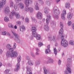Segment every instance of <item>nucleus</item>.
<instances>
[{
	"instance_id": "1",
	"label": "nucleus",
	"mask_w": 74,
	"mask_h": 74,
	"mask_svg": "<svg viewBox=\"0 0 74 74\" xmlns=\"http://www.w3.org/2000/svg\"><path fill=\"white\" fill-rule=\"evenodd\" d=\"M60 27H61V29L60 30L59 32V34L61 35V39L62 40L61 44L62 46L66 47L68 45V43L67 41L64 39V35L63 34V25L62 22L60 23Z\"/></svg>"
},
{
	"instance_id": "2",
	"label": "nucleus",
	"mask_w": 74,
	"mask_h": 74,
	"mask_svg": "<svg viewBox=\"0 0 74 74\" xmlns=\"http://www.w3.org/2000/svg\"><path fill=\"white\" fill-rule=\"evenodd\" d=\"M10 51H11V53H10V51H8L6 53V56L7 58H9V57H11V58H13V57H16L18 56V53L16 51H14V49H10Z\"/></svg>"
},
{
	"instance_id": "3",
	"label": "nucleus",
	"mask_w": 74,
	"mask_h": 74,
	"mask_svg": "<svg viewBox=\"0 0 74 74\" xmlns=\"http://www.w3.org/2000/svg\"><path fill=\"white\" fill-rule=\"evenodd\" d=\"M25 3L26 7L25 10L26 11H29L30 12H32L33 11V8H28V6L29 5V0H25Z\"/></svg>"
},
{
	"instance_id": "4",
	"label": "nucleus",
	"mask_w": 74,
	"mask_h": 74,
	"mask_svg": "<svg viewBox=\"0 0 74 74\" xmlns=\"http://www.w3.org/2000/svg\"><path fill=\"white\" fill-rule=\"evenodd\" d=\"M21 56H19L18 58V63L16 65V69H14L15 71H17L19 69V66H20V64L19 63L21 62Z\"/></svg>"
},
{
	"instance_id": "5",
	"label": "nucleus",
	"mask_w": 74,
	"mask_h": 74,
	"mask_svg": "<svg viewBox=\"0 0 74 74\" xmlns=\"http://www.w3.org/2000/svg\"><path fill=\"white\" fill-rule=\"evenodd\" d=\"M11 32L14 36H15V40H17V42H18V41H20V40H19V36L16 33L13 32V31H12V30L11 31Z\"/></svg>"
},
{
	"instance_id": "6",
	"label": "nucleus",
	"mask_w": 74,
	"mask_h": 74,
	"mask_svg": "<svg viewBox=\"0 0 74 74\" xmlns=\"http://www.w3.org/2000/svg\"><path fill=\"white\" fill-rule=\"evenodd\" d=\"M42 14L40 12H38L36 15V17L38 19H41L42 18Z\"/></svg>"
},
{
	"instance_id": "7",
	"label": "nucleus",
	"mask_w": 74,
	"mask_h": 74,
	"mask_svg": "<svg viewBox=\"0 0 74 74\" xmlns=\"http://www.w3.org/2000/svg\"><path fill=\"white\" fill-rule=\"evenodd\" d=\"M31 31L32 32L33 36H34V34L36 33V28L34 27H32L31 28Z\"/></svg>"
},
{
	"instance_id": "8",
	"label": "nucleus",
	"mask_w": 74,
	"mask_h": 74,
	"mask_svg": "<svg viewBox=\"0 0 74 74\" xmlns=\"http://www.w3.org/2000/svg\"><path fill=\"white\" fill-rule=\"evenodd\" d=\"M47 18L46 19V23H47V25H48L49 23V19H51V16H50V15H48L47 16Z\"/></svg>"
},
{
	"instance_id": "9",
	"label": "nucleus",
	"mask_w": 74,
	"mask_h": 74,
	"mask_svg": "<svg viewBox=\"0 0 74 74\" xmlns=\"http://www.w3.org/2000/svg\"><path fill=\"white\" fill-rule=\"evenodd\" d=\"M34 37H36L37 40H40L41 39V36L40 35L37 34V33H36L34 34V35H33Z\"/></svg>"
},
{
	"instance_id": "10",
	"label": "nucleus",
	"mask_w": 74,
	"mask_h": 74,
	"mask_svg": "<svg viewBox=\"0 0 74 74\" xmlns=\"http://www.w3.org/2000/svg\"><path fill=\"white\" fill-rule=\"evenodd\" d=\"M26 69H27V74H32V73L31 71V70H30L29 69V67H28V66H27L26 67Z\"/></svg>"
},
{
	"instance_id": "11",
	"label": "nucleus",
	"mask_w": 74,
	"mask_h": 74,
	"mask_svg": "<svg viewBox=\"0 0 74 74\" xmlns=\"http://www.w3.org/2000/svg\"><path fill=\"white\" fill-rule=\"evenodd\" d=\"M72 15L71 14V13H69L68 14V16H67V18L68 19H71L72 18Z\"/></svg>"
},
{
	"instance_id": "12",
	"label": "nucleus",
	"mask_w": 74,
	"mask_h": 74,
	"mask_svg": "<svg viewBox=\"0 0 74 74\" xmlns=\"http://www.w3.org/2000/svg\"><path fill=\"white\" fill-rule=\"evenodd\" d=\"M6 48H7V49H13V48H11V45L9 44H8L6 46ZM10 50V49H9Z\"/></svg>"
},
{
	"instance_id": "13",
	"label": "nucleus",
	"mask_w": 74,
	"mask_h": 74,
	"mask_svg": "<svg viewBox=\"0 0 74 74\" xmlns=\"http://www.w3.org/2000/svg\"><path fill=\"white\" fill-rule=\"evenodd\" d=\"M19 6L20 8H21V9H23L24 8V5L23 3H20L19 4Z\"/></svg>"
},
{
	"instance_id": "14",
	"label": "nucleus",
	"mask_w": 74,
	"mask_h": 74,
	"mask_svg": "<svg viewBox=\"0 0 74 74\" xmlns=\"http://www.w3.org/2000/svg\"><path fill=\"white\" fill-rule=\"evenodd\" d=\"M65 7L66 8H70V3L69 2H67L65 4Z\"/></svg>"
},
{
	"instance_id": "15",
	"label": "nucleus",
	"mask_w": 74,
	"mask_h": 74,
	"mask_svg": "<svg viewBox=\"0 0 74 74\" xmlns=\"http://www.w3.org/2000/svg\"><path fill=\"white\" fill-rule=\"evenodd\" d=\"M44 29L46 31H48L49 30V27L48 26L46 25H45Z\"/></svg>"
},
{
	"instance_id": "16",
	"label": "nucleus",
	"mask_w": 74,
	"mask_h": 74,
	"mask_svg": "<svg viewBox=\"0 0 74 74\" xmlns=\"http://www.w3.org/2000/svg\"><path fill=\"white\" fill-rule=\"evenodd\" d=\"M15 15V12L12 13V12H11V13L10 14V15L9 16V17L10 18H12V16H14Z\"/></svg>"
},
{
	"instance_id": "17",
	"label": "nucleus",
	"mask_w": 74,
	"mask_h": 74,
	"mask_svg": "<svg viewBox=\"0 0 74 74\" xmlns=\"http://www.w3.org/2000/svg\"><path fill=\"white\" fill-rule=\"evenodd\" d=\"M57 9H58L57 7H55L53 9V12L54 14H56V12Z\"/></svg>"
},
{
	"instance_id": "18",
	"label": "nucleus",
	"mask_w": 74,
	"mask_h": 74,
	"mask_svg": "<svg viewBox=\"0 0 74 74\" xmlns=\"http://www.w3.org/2000/svg\"><path fill=\"white\" fill-rule=\"evenodd\" d=\"M16 16L17 18V19H18V18H20V14H19L18 13H16Z\"/></svg>"
},
{
	"instance_id": "19",
	"label": "nucleus",
	"mask_w": 74,
	"mask_h": 74,
	"mask_svg": "<svg viewBox=\"0 0 74 74\" xmlns=\"http://www.w3.org/2000/svg\"><path fill=\"white\" fill-rule=\"evenodd\" d=\"M54 52L55 55H56V54H57V53H58V51H57V50L56 48H54Z\"/></svg>"
},
{
	"instance_id": "20",
	"label": "nucleus",
	"mask_w": 74,
	"mask_h": 74,
	"mask_svg": "<svg viewBox=\"0 0 74 74\" xmlns=\"http://www.w3.org/2000/svg\"><path fill=\"white\" fill-rule=\"evenodd\" d=\"M8 27H12V28H14V26L11 23H10L8 25Z\"/></svg>"
},
{
	"instance_id": "21",
	"label": "nucleus",
	"mask_w": 74,
	"mask_h": 74,
	"mask_svg": "<svg viewBox=\"0 0 74 74\" xmlns=\"http://www.w3.org/2000/svg\"><path fill=\"white\" fill-rule=\"evenodd\" d=\"M43 69L44 74H47V69H46V68L45 67L43 68Z\"/></svg>"
},
{
	"instance_id": "22",
	"label": "nucleus",
	"mask_w": 74,
	"mask_h": 74,
	"mask_svg": "<svg viewBox=\"0 0 74 74\" xmlns=\"http://www.w3.org/2000/svg\"><path fill=\"white\" fill-rule=\"evenodd\" d=\"M4 20L5 22H8V21H9V18L7 17H5L4 18Z\"/></svg>"
},
{
	"instance_id": "23",
	"label": "nucleus",
	"mask_w": 74,
	"mask_h": 74,
	"mask_svg": "<svg viewBox=\"0 0 74 74\" xmlns=\"http://www.w3.org/2000/svg\"><path fill=\"white\" fill-rule=\"evenodd\" d=\"M47 62V63H53V60L52 59H50Z\"/></svg>"
},
{
	"instance_id": "24",
	"label": "nucleus",
	"mask_w": 74,
	"mask_h": 74,
	"mask_svg": "<svg viewBox=\"0 0 74 74\" xmlns=\"http://www.w3.org/2000/svg\"><path fill=\"white\" fill-rule=\"evenodd\" d=\"M14 8L15 9L16 11H18V8L17 7L16 5H14Z\"/></svg>"
},
{
	"instance_id": "25",
	"label": "nucleus",
	"mask_w": 74,
	"mask_h": 74,
	"mask_svg": "<svg viewBox=\"0 0 74 74\" xmlns=\"http://www.w3.org/2000/svg\"><path fill=\"white\" fill-rule=\"evenodd\" d=\"M67 70H68V71L69 73H71V70L70 69V68L69 67H67Z\"/></svg>"
},
{
	"instance_id": "26",
	"label": "nucleus",
	"mask_w": 74,
	"mask_h": 74,
	"mask_svg": "<svg viewBox=\"0 0 74 74\" xmlns=\"http://www.w3.org/2000/svg\"><path fill=\"white\" fill-rule=\"evenodd\" d=\"M64 15L63 14H61V18L62 20H65V16H64Z\"/></svg>"
},
{
	"instance_id": "27",
	"label": "nucleus",
	"mask_w": 74,
	"mask_h": 74,
	"mask_svg": "<svg viewBox=\"0 0 74 74\" xmlns=\"http://www.w3.org/2000/svg\"><path fill=\"white\" fill-rule=\"evenodd\" d=\"M10 6L11 7H12L14 5V3H13V2L12 1H10Z\"/></svg>"
},
{
	"instance_id": "28",
	"label": "nucleus",
	"mask_w": 74,
	"mask_h": 74,
	"mask_svg": "<svg viewBox=\"0 0 74 74\" xmlns=\"http://www.w3.org/2000/svg\"><path fill=\"white\" fill-rule=\"evenodd\" d=\"M25 29V26H23L21 27H20V31H22V30H23V29Z\"/></svg>"
},
{
	"instance_id": "29",
	"label": "nucleus",
	"mask_w": 74,
	"mask_h": 74,
	"mask_svg": "<svg viewBox=\"0 0 74 74\" xmlns=\"http://www.w3.org/2000/svg\"><path fill=\"white\" fill-rule=\"evenodd\" d=\"M62 14L65 15L66 14V11L65 10H64L62 12Z\"/></svg>"
},
{
	"instance_id": "30",
	"label": "nucleus",
	"mask_w": 74,
	"mask_h": 74,
	"mask_svg": "<svg viewBox=\"0 0 74 74\" xmlns=\"http://www.w3.org/2000/svg\"><path fill=\"white\" fill-rule=\"evenodd\" d=\"M9 11H10V10L9 9V8H6L5 10V12H9Z\"/></svg>"
},
{
	"instance_id": "31",
	"label": "nucleus",
	"mask_w": 74,
	"mask_h": 74,
	"mask_svg": "<svg viewBox=\"0 0 74 74\" xmlns=\"http://www.w3.org/2000/svg\"><path fill=\"white\" fill-rule=\"evenodd\" d=\"M50 52V50L49 49H46L45 50V53H48L49 52Z\"/></svg>"
},
{
	"instance_id": "32",
	"label": "nucleus",
	"mask_w": 74,
	"mask_h": 74,
	"mask_svg": "<svg viewBox=\"0 0 74 74\" xmlns=\"http://www.w3.org/2000/svg\"><path fill=\"white\" fill-rule=\"evenodd\" d=\"M10 71V70L9 69H6L5 71V74H8V72Z\"/></svg>"
},
{
	"instance_id": "33",
	"label": "nucleus",
	"mask_w": 74,
	"mask_h": 74,
	"mask_svg": "<svg viewBox=\"0 0 74 74\" xmlns=\"http://www.w3.org/2000/svg\"><path fill=\"white\" fill-rule=\"evenodd\" d=\"M69 44H71V45H74V42H73L71 40L69 41Z\"/></svg>"
},
{
	"instance_id": "34",
	"label": "nucleus",
	"mask_w": 74,
	"mask_h": 74,
	"mask_svg": "<svg viewBox=\"0 0 74 74\" xmlns=\"http://www.w3.org/2000/svg\"><path fill=\"white\" fill-rule=\"evenodd\" d=\"M25 21L27 23H29V18H26L25 19Z\"/></svg>"
},
{
	"instance_id": "35",
	"label": "nucleus",
	"mask_w": 74,
	"mask_h": 74,
	"mask_svg": "<svg viewBox=\"0 0 74 74\" xmlns=\"http://www.w3.org/2000/svg\"><path fill=\"white\" fill-rule=\"evenodd\" d=\"M68 26H70L71 25V21H69L68 23Z\"/></svg>"
},
{
	"instance_id": "36",
	"label": "nucleus",
	"mask_w": 74,
	"mask_h": 74,
	"mask_svg": "<svg viewBox=\"0 0 74 74\" xmlns=\"http://www.w3.org/2000/svg\"><path fill=\"white\" fill-rule=\"evenodd\" d=\"M28 64H29V65H30V66H32V65H33V64L32 63V62L30 61H28Z\"/></svg>"
},
{
	"instance_id": "37",
	"label": "nucleus",
	"mask_w": 74,
	"mask_h": 74,
	"mask_svg": "<svg viewBox=\"0 0 74 74\" xmlns=\"http://www.w3.org/2000/svg\"><path fill=\"white\" fill-rule=\"evenodd\" d=\"M38 46L39 47H41V46H42V43L41 42H39L38 43Z\"/></svg>"
},
{
	"instance_id": "38",
	"label": "nucleus",
	"mask_w": 74,
	"mask_h": 74,
	"mask_svg": "<svg viewBox=\"0 0 74 74\" xmlns=\"http://www.w3.org/2000/svg\"><path fill=\"white\" fill-rule=\"evenodd\" d=\"M36 7V10H38V9L39 8H38V5H35Z\"/></svg>"
},
{
	"instance_id": "39",
	"label": "nucleus",
	"mask_w": 74,
	"mask_h": 74,
	"mask_svg": "<svg viewBox=\"0 0 74 74\" xmlns=\"http://www.w3.org/2000/svg\"><path fill=\"white\" fill-rule=\"evenodd\" d=\"M21 22L20 21H17L16 22L17 25H21Z\"/></svg>"
},
{
	"instance_id": "40",
	"label": "nucleus",
	"mask_w": 74,
	"mask_h": 74,
	"mask_svg": "<svg viewBox=\"0 0 74 74\" xmlns=\"http://www.w3.org/2000/svg\"><path fill=\"white\" fill-rule=\"evenodd\" d=\"M3 35H6L7 34V32H3Z\"/></svg>"
},
{
	"instance_id": "41",
	"label": "nucleus",
	"mask_w": 74,
	"mask_h": 74,
	"mask_svg": "<svg viewBox=\"0 0 74 74\" xmlns=\"http://www.w3.org/2000/svg\"><path fill=\"white\" fill-rule=\"evenodd\" d=\"M32 21H34V22H37V21L34 18H32Z\"/></svg>"
},
{
	"instance_id": "42",
	"label": "nucleus",
	"mask_w": 74,
	"mask_h": 74,
	"mask_svg": "<svg viewBox=\"0 0 74 74\" xmlns=\"http://www.w3.org/2000/svg\"><path fill=\"white\" fill-rule=\"evenodd\" d=\"M13 47L14 48V49H15L16 48V43H14V46Z\"/></svg>"
},
{
	"instance_id": "43",
	"label": "nucleus",
	"mask_w": 74,
	"mask_h": 74,
	"mask_svg": "<svg viewBox=\"0 0 74 74\" xmlns=\"http://www.w3.org/2000/svg\"><path fill=\"white\" fill-rule=\"evenodd\" d=\"M61 64V61L60 60H59L58 61V64L59 65H60Z\"/></svg>"
},
{
	"instance_id": "44",
	"label": "nucleus",
	"mask_w": 74,
	"mask_h": 74,
	"mask_svg": "<svg viewBox=\"0 0 74 74\" xmlns=\"http://www.w3.org/2000/svg\"><path fill=\"white\" fill-rule=\"evenodd\" d=\"M39 0V1H40V3L42 4H44V3H43V1H41V0Z\"/></svg>"
},
{
	"instance_id": "45",
	"label": "nucleus",
	"mask_w": 74,
	"mask_h": 74,
	"mask_svg": "<svg viewBox=\"0 0 74 74\" xmlns=\"http://www.w3.org/2000/svg\"><path fill=\"white\" fill-rule=\"evenodd\" d=\"M3 53V51L2 50L0 49V54H1Z\"/></svg>"
},
{
	"instance_id": "46",
	"label": "nucleus",
	"mask_w": 74,
	"mask_h": 74,
	"mask_svg": "<svg viewBox=\"0 0 74 74\" xmlns=\"http://www.w3.org/2000/svg\"><path fill=\"white\" fill-rule=\"evenodd\" d=\"M50 48V45H48L47 46V49H49V48Z\"/></svg>"
},
{
	"instance_id": "47",
	"label": "nucleus",
	"mask_w": 74,
	"mask_h": 74,
	"mask_svg": "<svg viewBox=\"0 0 74 74\" xmlns=\"http://www.w3.org/2000/svg\"><path fill=\"white\" fill-rule=\"evenodd\" d=\"M45 14H47L48 13V12H47V10H46V9H45Z\"/></svg>"
},
{
	"instance_id": "48",
	"label": "nucleus",
	"mask_w": 74,
	"mask_h": 74,
	"mask_svg": "<svg viewBox=\"0 0 74 74\" xmlns=\"http://www.w3.org/2000/svg\"><path fill=\"white\" fill-rule=\"evenodd\" d=\"M72 28L74 29V23L72 24Z\"/></svg>"
},
{
	"instance_id": "49",
	"label": "nucleus",
	"mask_w": 74,
	"mask_h": 74,
	"mask_svg": "<svg viewBox=\"0 0 74 74\" xmlns=\"http://www.w3.org/2000/svg\"><path fill=\"white\" fill-rule=\"evenodd\" d=\"M55 18H56V19H58V18H59V16H56L55 17Z\"/></svg>"
},
{
	"instance_id": "50",
	"label": "nucleus",
	"mask_w": 74,
	"mask_h": 74,
	"mask_svg": "<svg viewBox=\"0 0 74 74\" xmlns=\"http://www.w3.org/2000/svg\"><path fill=\"white\" fill-rule=\"evenodd\" d=\"M14 28L15 29H17V26H16V25H15L14 27Z\"/></svg>"
},
{
	"instance_id": "51",
	"label": "nucleus",
	"mask_w": 74,
	"mask_h": 74,
	"mask_svg": "<svg viewBox=\"0 0 74 74\" xmlns=\"http://www.w3.org/2000/svg\"><path fill=\"white\" fill-rule=\"evenodd\" d=\"M36 51L37 52H39V50H38V49L37 48L36 49Z\"/></svg>"
},
{
	"instance_id": "52",
	"label": "nucleus",
	"mask_w": 74,
	"mask_h": 74,
	"mask_svg": "<svg viewBox=\"0 0 74 74\" xmlns=\"http://www.w3.org/2000/svg\"><path fill=\"white\" fill-rule=\"evenodd\" d=\"M7 35H8V36H10V33H7Z\"/></svg>"
},
{
	"instance_id": "53",
	"label": "nucleus",
	"mask_w": 74,
	"mask_h": 74,
	"mask_svg": "<svg viewBox=\"0 0 74 74\" xmlns=\"http://www.w3.org/2000/svg\"><path fill=\"white\" fill-rule=\"evenodd\" d=\"M36 64H40V62H36Z\"/></svg>"
},
{
	"instance_id": "54",
	"label": "nucleus",
	"mask_w": 74,
	"mask_h": 74,
	"mask_svg": "<svg viewBox=\"0 0 74 74\" xmlns=\"http://www.w3.org/2000/svg\"><path fill=\"white\" fill-rule=\"evenodd\" d=\"M36 55H39V53H36Z\"/></svg>"
},
{
	"instance_id": "55",
	"label": "nucleus",
	"mask_w": 74,
	"mask_h": 74,
	"mask_svg": "<svg viewBox=\"0 0 74 74\" xmlns=\"http://www.w3.org/2000/svg\"><path fill=\"white\" fill-rule=\"evenodd\" d=\"M60 1V0H56V2L57 3H58V2H59Z\"/></svg>"
},
{
	"instance_id": "56",
	"label": "nucleus",
	"mask_w": 74,
	"mask_h": 74,
	"mask_svg": "<svg viewBox=\"0 0 74 74\" xmlns=\"http://www.w3.org/2000/svg\"><path fill=\"white\" fill-rule=\"evenodd\" d=\"M2 66V63L0 62V67H1Z\"/></svg>"
},
{
	"instance_id": "57",
	"label": "nucleus",
	"mask_w": 74,
	"mask_h": 74,
	"mask_svg": "<svg viewBox=\"0 0 74 74\" xmlns=\"http://www.w3.org/2000/svg\"><path fill=\"white\" fill-rule=\"evenodd\" d=\"M65 74H67V71H66L65 72Z\"/></svg>"
},
{
	"instance_id": "58",
	"label": "nucleus",
	"mask_w": 74,
	"mask_h": 74,
	"mask_svg": "<svg viewBox=\"0 0 74 74\" xmlns=\"http://www.w3.org/2000/svg\"><path fill=\"white\" fill-rule=\"evenodd\" d=\"M53 41H54V40H55V37H53Z\"/></svg>"
},
{
	"instance_id": "59",
	"label": "nucleus",
	"mask_w": 74,
	"mask_h": 74,
	"mask_svg": "<svg viewBox=\"0 0 74 74\" xmlns=\"http://www.w3.org/2000/svg\"><path fill=\"white\" fill-rule=\"evenodd\" d=\"M51 38H51V37H49V40H51Z\"/></svg>"
},
{
	"instance_id": "60",
	"label": "nucleus",
	"mask_w": 74,
	"mask_h": 74,
	"mask_svg": "<svg viewBox=\"0 0 74 74\" xmlns=\"http://www.w3.org/2000/svg\"><path fill=\"white\" fill-rule=\"evenodd\" d=\"M16 0L18 2H19V1H21V0Z\"/></svg>"
},
{
	"instance_id": "61",
	"label": "nucleus",
	"mask_w": 74,
	"mask_h": 74,
	"mask_svg": "<svg viewBox=\"0 0 74 74\" xmlns=\"http://www.w3.org/2000/svg\"><path fill=\"white\" fill-rule=\"evenodd\" d=\"M45 21V19L44 18L43 19V21Z\"/></svg>"
},
{
	"instance_id": "62",
	"label": "nucleus",
	"mask_w": 74,
	"mask_h": 74,
	"mask_svg": "<svg viewBox=\"0 0 74 74\" xmlns=\"http://www.w3.org/2000/svg\"><path fill=\"white\" fill-rule=\"evenodd\" d=\"M30 1L31 2V3H32V2H33V1H32V0H30Z\"/></svg>"
},
{
	"instance_id": "63",
	"label": "nucleus",
	"mask_w": 74,
	"mask_h": 74,
	"mask_svg": "<svg viewBox=\"0 0 74 74\" xmlns=\"http://www.w3.org/2000/svg\"><path fill=\"white\" fill-rule=\"evenodd\" d=\"M22 19H24V17H22Z\"/></svg>"
},
{
	"instance_id": "64",
	"label": "nucleus",
	"mask_w": 74,
	"mask_h": 74,
	"mask_svg": "<svg viewBox=\"0 0 74 74\" xmlns=\"http://www.w3.org/2000/svg\"><path fill=\"white\" fill-rule=\"evenodd\" d=\"M52 24H53V23H52L51 24V25H52Z\"/></svg>"
}]
</instances>
